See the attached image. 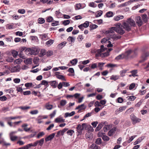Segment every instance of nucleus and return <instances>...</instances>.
<instances>
[{
  "label": "nucleus",
  "mask_w": 149,
  "mask_h": 149,
  "mask_svg": "<svg viewBox=\"0 0 149 149\" xmlns=\"http://www.w3.org/2000/svg\"><path fill=\"white\" fill-rule=\"evenodd\" d=\"M110 127V125H105L103 127V130L104 132H107L108 130Z\"/></svg>",
  "instance_id": "obj_39"
},
{
  "label": "nucleus",
  "mask_w": 149,
  "mask_h": 149,
  "mask_svg": "<svg viewBox=\"0 0 149 149\" xmlns=\"http://www.w3.org/2000/svg\"><path fill=\"white\" fill-rule=\"evenodd\" d=\"M9 107H3L1 109V110L2 112L5 113L9 110Z\"/></svg>",
  "instance_id": "obj_45"
},
{
  "label": "nucleus",
  "mask_w": 149,
  "mask_h": 149,
  "mask_svg": "<svg viewBox=\"0 0 149 149\" xmlns=\"http://www.w3.org/2000/svg\"><path fill=\"white\" fill-rule=\"evenodd\" d=\"M30 108V106H21L20 107H19V108L20 109L23 110H26L28 109H29Z\"/></svg>",
  "instance_id": "obj_49"
},
{
  "label": "nucleus",
  "mask_w": 149,
  "mask_h": 149,
  "mask_svg": "<svg viewBox=\"0 0 149 149\" xmlns=\"http://www.w3.org/2000/svg\"><path fill=\"white\" fill-rule=\"evenodd\" d=\"M107 66L110 68H113L117 66V65L112 63H109L107 64Z\"/></svg>",
  "instance_id": "obj_59"
},
{
  "label": "nucleus",
  "mask_w": 149,
  "mask_h": 149,
  "mask_svg": "<svg viewBox=\"0 0 149 149\" xmlns=\"http://www.w3.org/2000/svg\"><path fill=\"white\" fill-rule=\"evenodd\" d=\"M44 134L45 133L43 132H40L37 135V138H39Z\"/></svg>",
  "instance_id": "obj_56"
},
{
  "label": "nucleus",
  "mask_w": 149,
  "mask_h": 149,
  "mask_svg": "<svg viewBox=\"0 0 149 149\" xmlns=\"http://www.w3.org/2000/svg\"><path fill=\"white\" fill-rule=\"evenodd\" d=\"M46 54V50L45 49H42L40 51V56L42 57L45 55Z\"/></svg>",
  "instance_id": "obj_26"
},
{
  "label": "nucleus",
  "mask_w": 149,
  "mask_h": 149,
  "mask_svg": "<svg viewBox=\"0 0 149 149\" xmlns=\"http://www.w3.org/2000/svg\"><path fill=\"white\" fill-rule=\"evenodd\" d=\"M52 68V67H51V66H49L47 67L44 68L43 69V71H48L50 69H51Z\"/></svg>",
  "instance_id": "obj_63"
},
{
  "label": "nucleus",
  "mask_w": 149,
  "mask_h": 149,
  "mask_svg": "<svg viewBox=\"0 0 149 149\" xmlns=\"http://www.w3.org/2000/svg\"><path fill=\"white\" fill-rule=\"evenodd\" d=\"M67 103V101L66 100H62L60 102V104L61 106H64Z\"/></svg>",
  "instance_id": "obj_43"
},
{
  "label": "nucleus",
  "mask_w": 149,
  "mask_h": 149,
  "mask_svg": "<svg viewBox=\"0 0 149 149\" xmlns=\"http://www.w3.org/2000/svg\"><path fill=\"white\" fill-rule=\"evenodd\" d=\"M74 132L73 130H70L68 131L67 132V134L71 136L72 134Z\"/></svg>",
  "instance_id": "obj_47"
},
{
  "label": "nucleus",
  "mask_w": 149,
  "mask_h": 149,
  "mask_svg": "<svg viewBox=\"0 0 149 149\" xmlns=\"http://www.w3.org/2000/svg\"><path fill=\"white\" fill-rule=\"evenodd\" d=\"M92 149H101V147L93 143L90 146Z\"/></svg>",
  "instance_id": "obj_20"
},
{
  "label": "nucleus",
  "mask_w": 149,
  "mask_h": 149,
  "mask_svg": "<svg viewBox=\"0 0 149 149\" xmlns=\"http://www.w3.org/2000/svg\"><path fill=\"white\" fill-rule=\"evenodd\" d=\"M53 107V105L49 104H47L46 105V108L48 110L51 109Z\"/></svg>",
  "instance_id": "obj_48"
},
{
  "label": "nucleus",
  "mask_w": 149,
  "mask_h": 149,
  "mask_svg": "<svg viewBox=\"0 0 149 149\" xmlns=\"http://www.w3.org/2000/svg\"><path fill=\"white\" fill-rule=\"evenodd\" d=\"M75 8L76 10L80 9L81 8V5L80 3L76 4L75 6Z\"/></svg>",
  "instance_id": "obj_44"
},
{
  "label": "nucleus",
  "mask_w": 149,
  "mask_h": 149,
  "mask_svg": "<svg viewBox=\"0 0 149 149\" xmlns=\"http://www.w3.org/2000/svg\"><path fill=\"white\" fill-rule=\"evenodd\" d=\"M75 113V112L74 111H72L70 113L67 112L65 114L64 117L67 118L68 117H70L74 115Z\"/></svg>",
  "instance_id": "obj_17"
},
{
  "label": "nucleus",
  "mask_w": 149,
  "mask_h": 149,
  "mask_svg": "<svg viewBox=\"0 0 149 149\" xmlns=\"http://www.w3.org/2000/svg\"><path fill=\"white\" fill-rule=\"evenodd\" d=\"M124 16L121 15H119L117 16H115L114 17V19L116 21H118L120 19H123Z\"/></svg>",
  "instance_id": "obj_19"
},
{
  "label": "nucleus",
  "mask_w": 149,
  "mask_h": 149,
  "mask_svg": "<svg viewBox=\"0 0 149 149\" xmlns=\"http://www.w3.org/2000/svg\"><path fill=\"white\" fill-rule=\"evenodd\" d=\"M136 21L137 25L139 26H141L143 24V21L141 18L140 16H138L136 17Z\"/></svg>",
  "instance_id": "obj_5"
},
{
  "label": "nucleus",
  "mask_w": 149,
  "mask_h": 149,
  "mask_svg": "<svg viewBox=\"0 0 149 149\" xmlns=\"http://www.w3.org/2000/svg\"><path fill=\"white\" fill-rule=\"evenodd\" d=\"M48 82L45 80H43L41 81V83H40L41 85H44L46 87H48L49 86L48 84Z\"/></svg>",
  "instance_id": "obj_29"
},
{
  "label": "nucleus",
  "mask_w": 149,
  "mask_h": 149,
  "mask_svg": "<svg viewBox=\"0 0 149 149\" xmlns=\"http://www.w3.org/2000/svg\"><path fill=\"white\" fill-rule=\"evenodd\" d=\"M104 64V63L102 62L98 63H97V67L99 68L100 70H103V67Z\"/></svg>",
  "instance_id": "obj_21"
},
{
  "label": "nucleus",
  "mask_w": 149,
  "mask_h": 149,
  "mask_svg": "<svg viewBox=\"0 0 149 149\" xmlns=\"http://www.w3.org/2000/svg\"><path fill=\"white\" fill-rule=\"evenodd\" d=\"M45 19L42 18H39L38 19V23L40 24H42L45 22Z\"/></svg>",
  "instance_id": "obj_38"
},
{
  "label": "nucleus",
  "mask_w": 149,
  "mask_h": 149,
  "mask_svg": "<svg viewBox=\"0 0 149 149\" xmlns=\"http://www.w3.org/2000/svg\"><path fill=\"white\" fill-rule=\"evenodd\" d=\"M75 40V38H73L71 36H69L67 39L68 41L71 42V43L74 42Z\"/></svg>",
  "instance_id": "obj_30"
},
{
  "label": "nucleus",
  "mask_w": 149,
  "mask_h": 149,
  "mask_svg": "<svg viewBox=\"0 0 149 149\" xmlns=\"http://www.w3.org/2000/svg\"><path fill=\"white\" fill-rule=\"evenodd\" d=\"M55 135V133H53L47 136L45 139L46 141H48L51 140L54 137Z\"/></svg>",
  "instance_id": "obj_10"
},
{
  "label": "nucleus",
  "mask_w": 149,
  "mask_h": 149,
  "mask_svg": "<svg viewBox=\"0 0 149 149\" xmlns=\"http://www.w3.org/2000/svg\"><path fill=\"white\" fill-rule=\"evenodd\" d=\"M106 15L108 17H112L113 16V13L111 11L108 12L106 13Z\"/></svg>",
  "instance_id": "obj_36"
},
{
  "label": "nucleus",
  "mask_w": 149,
  "mask_h": 149,
  "mask_svg": "<svg viewBox=\"0 0 149 149\" xmlns=\"http://www.w3.org/2000/svg\"><path fill=\"white\" fill-rule=\"evenodd\" d=\"M143 20L144 22H146L148 20V18L147 15L146 14L143 15L142 16Z\"/></svg>",
  "instance_id": "obj_40"
},
{
  "label": "nucleus",
  "mask_w": 149,
  "mask_h": 149,
  "mask_svg": "<svg viewBox=\"0 0 149 149\" xmlns=\"http://www.w3.org/2000/svg\"><path fill=\"white\" fill-rule=\"evenodd\" d=\"M114 31H116L120 35H123L125 33V30H121V29H118L116 27H112L110 28L109 31V32L111 33H113L114 32Z\"/></svg>",
  "instance_id": "obj_2"
},
{
  "label": "nucleus",
  "mask_w": 149,
  "mask_h": 149,
  "mask_svg": "<svg viewBox=\"0 0 149 149\" xmlns=\"http://www.w3.org/2000/svg\"><path fill=\"white\" fill-rule=\"evenodd\" d=\"M20 70V67L19 65H17L13 67L10 70L11 72H19Z\"/></svg>",
  "instance_id": "obj_6"
},
{
  "label": "nucleus",
  "mask_w": 149,
  "mask_h": 149,
  "mask_svg": "<svg viewBox=\"0 0 149 149\" xmlns=\"http://www.w3.org/2000/svg\"><path fill=\"white\" fill-rule=\"evenodd\" d=\"M70 23V21L69 20H64L63 22V24L65 26L67 25L68 24Z\"/></svg>",
  "instance_id": "obj_55"
},
{
  "label": "nucleus",
  "mask_w": 149,
  "mask_h": 149,
  "mask_svg": "<svg viewBox=\"0 0 149 149\" xmlns=\"http://www.w3.org/2000/svg\"><path fill=\"white\" fill-rule=\"evenodd\" d=\"M77 131V135L79 136L81 134L82 130H83L80 124H78L76 127Z\"/></svg>",
  "instance_id": "obj_7"
},
{
  "label": "nucleus",
  "mask_w": 149,
  "mask_h": 149,
  "mask_svg": "<svg viewBox=\"0 0 149 149\" xmlns=\"http://www.w3.org/2000/svg\"><path fill=\"white\" fill-rule=\"evenodd\" d=\"M38 144L40 146H42L44 143V139L42 138L40 140L37 141Z\"/></svg>",
  "instance_id": "obj_32"
},
{
  "label": "nucleus",
  "mask_w": 149,
  "mask_h": 149,
  "mask_svg": "<svg viewBox=\"0 0 149 149\" xmlns=\"http://www.w3.org/2000/svg\"><path fill=\"white\" fill-rule=\"evenodd\" d=\"M89 22L88 21H86L84 23L80 25V26H82L84 28H86L89 26Z\"/></svg>",
  "instance_id": "obj_27"
},
{
  "label": "nucleus",
  "mask_w": 149,
  "mask_h": 149,
  "mask_svg": "<svg viewBox=\"0 0 149 149\" xmlns=\"http://www.w3.org/2000/svg\"><path fill=\"white\" fill-rule=\"evenodd\" d=\"M7 99V97L5 95L0 97V100L2 101H6Z\"/></svg>",
  "instance_id": "obj_60"
},
{
  "label": "nucleus",
  "mask_w": 149,
  "mask_h": 149,
  "mask_svg": "<svg viewBox=\"0 0 149 149\" xmlns=\"http://www.w3.org/2000/svg\"><path fill=\"white\" fill-rule=\"evenodd\" d=\"M24 61L26 64H31L32 62V59L31 58H27L25 60H24Z\"/></svg>",
  "instance_id": "obj_37"
},
{
  "label": "nucleus",
  "mask_w": 149,
  "mask_h": 149,
  "mask_svg": "<svg viewBox=\"0 0 149 149\" xmlns=\"http://www.w3.org/2000/svg\"><path fill=\"white\" fill-rule=\"evenodd\" d=\"M39 52V49L36 47H32L31 48H28L25 50V53L28 55H37Z\"/></svg>",
  "instance_id": "obj_1"
},
{
  "label": "nucleus",
  "mask_w": 149,
  "mask_h": 149,
  "mask_svg": "<svg viewBox=\"0 0 149 149\" xmlns=\"http://www.w3.org/2000/svg\"><path fill=\"white\" fill-rule=\"evenodd\" d=\"M49 83H50L51 86H52L53 88H55L57 87L58 82H57L56 81H50L49 82Z\"/></svg>",
  "instance_id": "obj_12"
},
{
  "label": "nucleus",
  "mask_w": 149,
  "mask_h": 149,
  "mask_svg": "<svg viewBox=\"0 0 149 149\" xmlns=\"http://www.w3.org/2000/svg\"><path fill=\"white\" fill-rule=\"evenodd\" d=\"M86 108V106H85L84 104H82L81 105H79L75 109V110L80 109L81 110L85 109Z\"/></svg>",
  "instance_id": "obj_18"
},
{
  "label": "nucleus",
  "mask_w": 149,
  "mask_h": 149,
  "mask_svg": "<svg viewBox=\"0 0 149 149\" xmlns=\"http://www.w3.org/2000/svg\"><path fill=\"white\" fill-rule=\"evenodd\" d=\"M6 61L9 62H12L13 61L14 59L12 57H10L7 58Z\"/></svg>",
  "instance_id": "obj_54"
},
{
  "label": "nucleus",
  "mask_w": 149,
  "mask_h": 149,
  "mask_svg": "<svg viewBox=\"0 0 149 149\" xmlns=\"http://www.w3.org/2000/svg\"><path fill=\"white\" fill-rule=\"evenodd\" d=\"M124 55L123 54H121L119 55L118 56L116 57L115 59L116 60H119L121 59L124 58Z\"/></svg>",
  "instance_id": "obj_25"
},
{
  "label": "nucleus",
  "mask_w": 149,
  "mask_h": 149,
  "mask_svg": "<svg viewBox=\"0 0 149 149\" xmlns=\"http://www.w3.org/2000/svg\"><path fill=\"white\" fill-rule=\"evenodd\" d=\"M55 121L57 123L64 122H65V120L62 117H58L55 119Z\"/></svg>",
  "instance_id": "obj_16"
},
{
  "label": "nucleus",
  "mask_w": 149,
  "mask_h": 149,
  "mask_svg": "<svg viewBox=\"0 0 149 149\" xmlns=\"http://www.w3.org/2000/svg\"><path fill=\"white\" fill-rule=\"evenodd\" d=\"M105 122H102L100 123L96 128L95 131H97L100 130L105 124Z\"/></svg>",
  "instance_id": "obj_13"
},
{
  "label": "nucleus",
  "mask_w": 149,
  "mask_h": 149,
  "mask_svg": "<svg viewBox=\"0 0 149 149\" xmlns=\"http://www.w3.org/2000/svg\"><path fill=\"white\" fill-rule=\"evenodd\" d=\"M46 54L47 56H50L53 55V52L51 50H49L46 52Z\"/></svg>",
  "instance_id": "obj_52"
},
{
  "label": "nucleus",
  "mask_w": 149,
  "mask_h": 149,
  "mask_svg": "<svg viewBox=\"0 0 149 149\" xmlns=\"http://www.w3.org/2000/svg\"><path fill=\"white\" fill-rule=\"evenodd\" d=\"M66 43L67 42L66 41H63L62 42L57 45V48L59 49H61L64 46H65Z\"/></svg>",
  "instance_id": "obj_11"
},
{
  "label": "nucleus",
  "mask_w": 149,
  "mask_h": 149,
  "mask_svg": "<svg viewBox=\"0 0 149 149\" xmlns=\"http://www.w3.org/2000/svg\"><path fill=\"white\" fill-rule=\"evenodd\" d=\"M103 12L102 10H100L97 11L95 13V16L96 17L101 16Z\"/></svg>",
  "instance_id": "obj_24"
},
{
  "label": "nucleus",
  "mask_w": 149,
  "mask_h": 149,
  "mask_svg": "<svg viewBox=\"0 0 149 149\" xmlns=\"http://www.w3.org/2000/svg\"><path fill=\"white\" fill-rule=\"evenodd\" d=\"M106 49L105 48H104L103 45H101L100 47V49H98L97 50V52L98 54L100 55H101V53L105 51Z\"/></svg>",
  "instance_id": "obj_15"
},
{
  "label": "nucleus",
  "mask_w": 149,
  "mask_h": 149,
  "mask_svg": "<svg viewBox=\"0 0 149 149\" xmlns=\"http://www.w3.org/2000/svg\"><path fill=\"white\" fill-rule=\"evenodd\" d=\"M120 76L117 75H113L111 76L110 78L111 80H113L116 81L119 79Z\"/></svg>",
  "instance_id": "obj_23"
},
{
  "label": "nucleus",
  "mask_w": 149,
  "mask_h": 149,
  "mask_svg": "<svg viewBox=\"0 0 149 149\" xmlns=\"http://www.w3.org/2000/svg\"><path fill=\"white\" fill-rule=\"evenodd\" d=\"M38 113V110H34L32 111H31L30 112V113L32 115L34 114H36Z\"/></svg>",
  "instance_id": "obj_61"
},
{
  "label": "nucleus",
  "mask_w": 149,
  "mask_h": 149,
  "mask_svg": "<svg viewBox=\"0 0 149 149\" xmlns=\"http://www.w3.org/2000/svg\"><path fill=\"white\" fill-rule=\"evenodd\" d=\"M131 119L133 122V124H134L140 122L141 119L136 117L134 114H132L131 116Z\"/></svg>",
  "instance_id": "obj_4"
},
{
  "label": "nucleus",
  "mask_w": 149,
  "mask_h": 149,
  "mask_svg": "<svg viewBox=\"0 0 149 149\" xmlns=\"http://www.w3.org/2000/svg\"><path fill=\"white\" fill-rule=\"evenodd\" d=\"M12 55L14 57H16L18 54V52L14 50H12L11 52Z\"/></svg>",
  "instance_id": "obj_33"
},
{
  "label": "nucleus",
  "mask_w": 149,
  "mask_h": 149,
  "mask_svg": "<svg viewBox=\"0 0 149 149\" xmlns=\"http://www.w3.org/2000/svg\"><path fill=\"white\" fill-rule=\"evenodd\" d=\"M54 41V40H50L47 41L46 42L45 44L48 46H49L53 43Z\"/></svg>",
  "instance_id": "obj_31"
},
{
  "label": "nucleus",
  "mask_w": 149,
  "mask_h": 149,
  "mask_svg": "<svg viewBox=\"0 0 149 149\" xmlns=\"http://www.w3.org/2000/svg\"><path fill=\"white\" fill-rule=\"evenodd\" d=\"M89 6L93 8H95L97 6L96 4H95L94 2H92L90 3L89 4Z\"/></svg>",
  "instance_id": "obj_50"
},
{
  "label": "nucleus",
  "mask_w": 149,
  "mask_h": 149,
  "mask_svg": "<svg viewBox=\"0 0 149 149\" xmlns=\"http://www.w3.org/2000/svg\"><path fill=\"white\" fill-rule=\"evenodd\" d=\"M52 23V26H55L58 25L59 22L58 21H55Z\"/></svg>",
  "instance_id": "obj_64"
},
{
  "label": "nucleus",
  "mask_w": 149,
  "mask_h": 149,
  "mask_svg": "<svg viewBox=\"0 0 149 149\" xmlns=\"http://www.w3.org/2000/svg\"><path fill=\"white\" fill-rule=\"evenodd\" d=\"M102 139L104 141H107L109 140V137L106 135L103 136Z\"/></svg>",
  "instance_id": "obj_53"
},
{
  "label": "nucleus",
  "mask_w": 149,
  "mask_h": 149,
  "mask_svg": "<svg viewBox=\"0 0 149 149\" xmlns=\"http://www.w3.org/2000/svg\"><path fill=\"white\" fill-rule=\"evenodd\" d=\"M57 78L59 79H61L63 81H66V80L65 78L63 76L61 75H57Z\"/></svg>",
  "instance_id": "obj_35"
},
{
  "label": "nucleus",
  "mask_w": 149,
  "mask_h": 149,
  "mask_svg": "<svg viewBox=\"0 0 149 149\" xmlns=\"http://www.w3.org/2000/svg\"><path fill=\"white\" fill-rule=\"evenodd\" d=\"M77 59L74 58L70 61V63L72 65H75L77 63Z\"/></svg>",
  "instance_id": "obj_34"
},
{
  "label": "nucleus",
  "mask_w": 149,
  "mask_h": 149,
  "mask_svg": "<svg viewBox=\"0 0 149 149\" xmlns=\"http://www.w3.org/2000/svg\"><path fill=\"white\" fill-rule=\"evenodd\" d=\"M127 70H121L120 72V76L122 77H123L125 76V74L127 72Z\"/></svg>",
  "instance_id": "obj_22"
},
{
  "label": "nucleus",
  "mask_w": 149,
  "mask_h": 149,
  "mask_svg": "<svg viewBox=\"0 0 149 149\" xmlns=\"http://www.w3.org/2000/svg\"><path fill=\"white\" fill-rule=\"evenodd\" d=\"M11 140L12 141H14L16 140L17 139V136H10Z\"/></svg>",
  "instance_id": "obj_57"
},
{
  "label": "nucleus",
  "mask_w": 149,
  "mask_h": 149,
  "mask_svg": "<svg viewBox=\"0 0 149 149\" xmlns=\"http://www.w3.org/2000/svg\"><path fill=\"white\" fill-rule=\"evenodd\" d=\"M54 126V124H50L49 126L47 128L46 130H51L52 128Z\"/></svg>",
  "instance_id": "obj_62"
},
{
  "label": "nucleus",
  "mask_w": 149,
  "mask_h": 149,
  "mask_svg": "<svg viewBox=\"0 0 149 149\" xmlns=\"http://www.w3.org/2000/svg\"><path fill=\"white\" fill-rule=\"evenodd\" d=\"M126 22H127L128 24L130 25L131 26H136L135 22L131 18L128 19Z\"/></svg>",
  "instance_id": "obj_9"
},
{
  "label": "nucleus",
  "mask_w": 149,
  "mask_h": 149,
  "mask_svg": "<svg viewBox=\"0 0 149 149\" xmlns=\"http://www.w3.org/2000/svg\"><path fill=\"white\" fill-rule=\"evenodd\" d=\"M149 56V52H146L144 53L141 56L142 60L141 61V62H143L146 60L147 59V57Z\"/></svg>",
  "instance_id": "obj_8"
},
{
  "label": "nucleus",
  "mask_w": 149,
  "mask_h": 149,
  "mask_svg": "<svg viewBox=\"0 0 149 149\" xmlns=\"http://www.w3.org/2000/svg\"><path fill=\"white\" fill-rule=\"evenodd\" d=\"M95 143L98 144L100 145L102 143V140L100 138H98L95 141Z\"/></svg>",
  "instance_id": "obj_42"
},
{
  "label": "nucleus",
  "mask_w": 149,
  "mask_h": 149,
  "mask_svg": "<svg viewBox=\"0 0 149 149\" xmlns=\"http://www.w3.org/2000/svg\"><path fill=\"white\" fill-rule=\"evenodd\" d=\"M121 37L120 36L118 35L116 36L115 35H113L112 36L111 38H112L114 40H117L121 38Z\"/></svg>",
  "instance_id": "obj_28"
},
{
  "label": "nucleus",
  "mask_w": 149,
  "mask_h": 149,
  "mask_svg": "<svg viewBox=\"0 0 149 149\" xmlns=\"http://www.w3.org/2000/svg\"><path fill=\"white\" fill-rule=\"evenodd\" d=\"M130 72L132 74V75L133 77L137 76L138 75L136 74L137 73V70H134L131 71Z\"/></svg>",
  "instance_id": "obj_41"
},
{
  "label": "nucleus",
  "mask_w": 149,
  "mask_h": 149,
  "mask_svg": "<svg viewBox=\"0 0 149 149\" xmlns=\"http://www.w3.org/2000/svg\"><path fill=\"white\" fill-rule=\"evenodd\" d=\"M116 128L115 127H113L111 130L108 132V135L109 136H112L113 134L115 133V132L116 131Z\"/></svg>",
  "instance_id": "obj_14"
},
{
  "label": "nucleus",
  "mask_w": 149,
  "mask_h": 149,
  "mask_svg": "<svg viewBox=\"0 0 149 149\" xmlns=\"http://www.w3.org/2000/svg\"><path fill=\"white\" fill-rule=\"evenodd\" d=\"M42 38L43 40H46L47 39V36L46 34H44L41 35Z\"/></svg>",
  "instance_id": "obj_58"
},
{
  "label": "nucleus",
  "mask_w": 149,
  "mask_h": 149,
  "mask_svg": "<svg viewBox=\"0 0 149 149\" xmlns=\"http://www.w3.org/2000/svg\"><path fill=\"white\" fill-rule=\"evenodd\" d=\"M119 29H121L123 30H124L123 29H124L126 31H129L131 30V26L126 22H123L122 25H119Z\"/></svg>",
  "instance_id": "obj_3"
},
{
  "label": "nucleus",
  "mask_w": 149,
  "mask_h": 149,
  "mask_svg": "<svg viewBox=\"0 0 149 149\" xmlns=\"http://www.w3.org/2000/svg\"><path fill=\"white\" fill-rule=\"evenodd\" d=\"M128 100H134L136 99V97L134 96H129L127 97Z\"/></svg>",
  "instance_id": "obj_46"
},
{
  "label": "nucleus",
  "mask_w": 149,
  "mask_h": 149,
  "mask_svg": "<svg viewBox=\"0 0 149 149\" xmlns=\"http://www.w3.org/2000/svg\"><path fill=\"white\" fill-rule=\"evenodd\" d=\"M53 20V18L51 16H49L47 17V21L49 22H52Z\"/></svg>",
  "instance_id": "obj_51"
}]
</instances>
